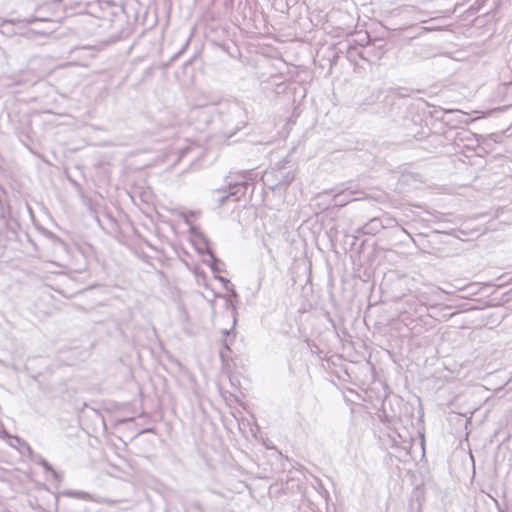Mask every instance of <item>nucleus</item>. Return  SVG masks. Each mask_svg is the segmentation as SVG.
<instances>
[{"mask_svg":"<svg viewBox=\"0 0 512 512\" xmlns=\"http://www.w3.org/2000/svg\"><path fill=\"white\" fill-rule=\"evenodd\" d=\"M428 30H429V29H428L427 27H425V26H421V27H419V26H418L417 34H418V36H420V35H422L423 33L427 32Z\"/></svg>","mask_w":512,"mask_h":512,"instance_id":"1","label":"nucleus"},{"mask_svg":"<svg viewBox=\"0 0 512 512\" xmlns=\"http://www.w3.org/2000/svg\"><path fill=\"white\" fill-rule=\"evenodd\" d=\"M421 447H422V451H423L422 457H424L425 456L424 435H421Z\"/></svg>","mask_w":512,"mask_h":512,"instance_id":"2","label":"nucleus"}]
</instances>
